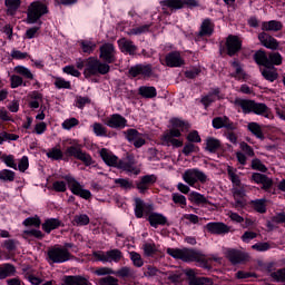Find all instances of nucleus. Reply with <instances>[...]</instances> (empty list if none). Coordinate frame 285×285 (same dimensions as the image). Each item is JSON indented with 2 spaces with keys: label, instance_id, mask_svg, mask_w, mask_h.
<instances>
[{
  "label": "nucleus",
  "instance_id": "e2e57ef3",
  "mask_svg": "<svg viewBox=\"0 0 285 285\" xmlns=\"http://www.w3.org/2000/svg\"><path fill=\"white\" fill-rule=\"evenodd\" d=\"M188 141L195 142V144H199V141H202V137H199V132L197 131H191L188 134L187 136Z\"/></svg>",
  "mask_w": 285,
  "mask_h": 285
},
{
  "label": "nucleus",
  "instance_id": "ea45409f",
  "mask_svg": "<svg viewBox=\"0 0 285 285\" xmlns=\"http://www.w3.org/2000/svg\"><path fill=\"white\" fill-rule=\"evenodd\" d=\"M252 168L253 170H259L261 173H266L268 168H266V165L262 164V160L259 158H255L252 160Z\"/></svg>",
  "mask_w": 285,
  "mask_h": 285
},
{
  "label": "nucleus",
  "instance_id": "f3484780",
  "mask_svg": "<svg viewBox=\"0 0 285 285\" xmlns=\"http://www.w3.org/2000/svg\"><path fill=\"white\" fill-rule=\"evenodd\" d=\"M155 181H157L156 175H146L136 184V188L144 194L150 188V186H153V184H155Z\"/></svg>",
  "mask_w": 285,
  "mask_h": 285
},
{
  "label": "nucleus",
  "instance_id": "cd10ccee",
  "mask_svg": "<svg viewBox=\"0 0 285 285\" xmlns=\"http://www.w3.org/2000/svg\"><path fill=\"white\" fill-rule=\"evenodd\" d=\"M60 226H61V220L57 218H50L42 224V229L45 230V233H51V230H55Z\"/></svg>",
  "mask_w": 285,
  "mask_h": 285
},
{
  "label": "nucleus",
  "instance_id": "20e7f679",
  "mask_svg": "<svg viewBox=\"0 0 285 285\" xmlns=\"http://www.w3.org/2000/svg\"><path fill=\"white\" fill-rule=\"evenodd\" d=\"M234 104L235 106H239L245 115H248V112H255V115H266L269 110L266 104L255 102V100L237 98Z\"/></svg>",
  "mask_w": 285,
  "mask_h": 285
},
{
  "label": "nucleus",
  "instance_id": "c85d7f7f",
  "mask_svg": "<svg viewBox=\"0 0 285 285\" xmlns=\"http://www.w3.org/2000/svg\"><path fill=\"white\" fill-rule=\"evenodd\" d=\"M4 3L8 8L7 14H10V17H14L17 10L21 8V0H6Z\"/></svg>",
  "mask_w": 285,
  "mask_h": 285
},
{
  "label": "nucleus",
  "instance_id": "5fc2aeb1",
  "mask_svg": "<svg viewBox=\"0 0 285 285\" xmlns=\"http://www.w3.org/2000/svg\"><path fill=\"white\" fill-rule=\"evenodd\" d=\"M16 72H18V75H22L23 77H27V79H33L32 72H30L26 67H21V66L16 67Z\"/></svg>",
  "mask_w": 285,
  "mask_h": 285
},
{
  "label": "nucleus",
  "instance_id": "0e129e2a",
  "mask_svg": "<svg viewBox=\"0 0 285 285\" xmlns=\"http://www.w3.org/2000/svg\"><path fill=\"white\" fill-rule=\"evenodd\" d=\"M173 137H181V131L179 129H170L164 135L165 139H173Z\"/></svg>",
  "mask_w": 285,
  "mask_h": 285
},
{
  "label": "nucleus",
  "instance_id": "423d86ee",
  "mask_svg": "<svg viewBox=\"0 0 285 285\" xmlns=\"http://www.w3.org/2000/svg\"><path fill=\"white\" fill-rule=\"evenodd\" d=\"M43 14H48V7L39 1L32 2L27 11V21L29 23H37Z\"/></svg>",
  "mask_w": 285,
  "mask_h": 285
},
{
  "label": "nucleus",
  "instance_id": "4c0bfd02",
  "mask_svg": "<svg viewBox=\"0 0 285 285\" xmlns=\"http://www.w3.org/2000/svg\"><path fill=\"white\" fill-rule=\"evenodd\" d=\"M189 285H213V279L206 277H196L189 281Z\"/></svg>",
  "mask_w": 285,
  "mask_h": 285
},
{
  "label": "nucleus",
  "instance_id": "864d4df0",
  "mask_svg": "<svg viewBox=\"0 0 285 285\" xmlns=\"http://www.w3.org/2000/svg\"><path fill=\"white\" fill-rule=\"evenodd\" d=\"M75 126H79V120H77V118L67 119L62 124V128L66 130H70V128H75Z\"/></svg>",
  "mask_w": 285,
  "mask_h": 285
},
{
  "label": "nucleus",
  "instance_id": "603ef678",
  "mask_svg": "<svg viewBox=\"0 0 285 285\" xmlns=\"http://www.w3.org/2000/svg\"><path fill=\"white\" fill-rule=\"evenodd\" d=\"M73 222H76V224H78L79 226H86L90 224V218L88 217V215H79L75 216Z\"/></svg>",
  "mask_w": 285,
  "mask_h": 285
},
{
  "label": "nucleus",
  "instance_id": "4d7b16f0",
  "mask_svg": "<svg viewBox=\"0 0 285 285\" xmlns=\"http://www.w3.org/2000/svg\"><path fill=\"white\" fill-rule=\"evenodd\" d=\"M174 204H180L181 206H186V196L180 194H173Z\"/></svg>",
  "mask_w": 285,
  "mask_h": 285
},
{
  "label": "nucleus",
  "instance_id": "5701e85b",
  "mask_svg": "<svg viewBox=\"0 0 285 285\" xmlns=\"http://www.w3.org/2000/svg\"><path fill=\"white\" fill-rule=\"evenodd\" d=\"M114 275L120 277L121 279H136L137 277L135 271L128 266L121 267L117 272H114Z\"/></svg>",
  "mask_w": 285,
  "mask_h": 285
},
{
  "label": "nucleus",
  "instance_id": "4be33fe9",
  "mask_svg": "<svg viewBox=\"0 0 285 285\" xmlns=\"http://www.w3.org/2000/svg\"><path fill=\"white\" fill-rule=\"evenodd\" d=\"M148 222L150 226H153L154 228H157V226H165L168 219L161 214L151 213L148 217Z\"/></svg>",
  "mask_w": 285,
  "mask_h": 285
},
{
  "label": "nucleus",
  "instance_id": "2eb2a0df",
  "mask_svg": "<svg viewBox=\"0 0 285 285\" xmlns=\"http://www.w3.org/2000/svg\"><path fill=\"white\" fill-rule=\"evenodd\" d=\"M227 258L233 264H245V262H248L249 256H248V254H246L242 250L230 249L227 253Z\"/></svg>",
  "mask_w": 285,
  "mask_h": 285
},
{
  "label": "nucleus",
  "instance_id": "a878e982",
  "mask_svg": "<svg viewBox=\"0 0 285 285\" xmlns=\"http://www.w3.org/2000/svg\"><path fill=\"white\" fill-rule=\"evenodd\" d=\"M213 28L214 26L210 19H205L200 26L198 37H210V35H213Z\"/></svg>",
  "mask_w": 285,
  "mask_h": 285
},
{
  "label": "nucleus",
  "instance_id": "0eeeda50",
  "mask_svg": "<svg viewBox=\"0 0 285 285\" xmlns=\"http://www.w3.org/2000/svg\"><path fill=\"white\" fill-rule=\"evenodd\" d=\"M48 257L53 264H61L68 262L72 255L66 248L52 247L48 250Z\"/></svg>",
  "mask_w": 285,
  "mask_h": 285
},
{
  "label": "nucleus",
  "instance_id": "de8ad7c7",
  "mask_svg": "<svg viewBox=\"0 0 285 285\" xmlns=\"http://www.w3.org/2000/svg\"><path fill=\"white\" fill-rule=\"evenodd\" d=\"M144 253L147 257H153L157 253V247L155 244L147 243L144 245Z\"/></svg>",
  "mask_w": 285,
  "mask_h": 285
},
{
  "label": "nucleus",
  "instance_id": "dca6fc26",
  "mask_svg": "<svg viewBox=\"0 0 285 285\" xmlns=\"http://www.w3.org/2000/svg\"><path fill=\"white\" fill-rule=\"evenodd\" d=\"M206 228L213 235H226V233H230V227L224 223H209L206 225Z\"/></svg>",
  "mask_w": 285,
  "mask_h": 285
},
{
  "label": "nucleus",
  "instance_id": "09e8293b",
  "mask_svg": "<svg viewBox=\"0 0 285 285\" xmlns=\"http://www.w3.org/2000/svg\"><path fill=\"white\" fill-rule=\"evenodd\" d=\"M24 226H35L36 228H39V226H41V219H39V217H29L27 219H24L23 222Z\"/></svg>",
  "mask_w": 285,
  "mask_h": 285
},
{
  "label": "nucleus",
  "instance_id": "bb28decb",
  "mask_svg": "<svg viewBox=\"0 0 285 285\" xmlns=\"http://www.w3.org/2000/svg\"><path fill=\"white\" fill-rule=\"evenodd\" d=\"M118 43H119L120 48H122V50L128 52V55H135V52H137V46H135L131 40H127L126 38H121L118 41Z\"/></svg>",
  "mask_w": 285,
  "mask_h": 285
},
{
  "label": "nucleus",
  "instance_id": "6e6552de",
  "mask_svg": "<svg viewBox=\"0 0 285 285\" xmlns=\"http://www.w3.org/2000/svg\"><path fill=\"white\" fill-rule=\"evenodd\" d=\"M183 179L189 186H195L197 181H200L202 184L206 183L207 177H206V174H204L198 169H188L183 175Z\"/></svg>",
  "mask_w": 285,
  "mask_h": 285
},
{
  "label": "nucleus",
  "instance_id": "052dcab7",
  "mask_svg": "<svg viewBox=\"0 0 285 285\" xmlns=\"http://www.w3.org/2000/svg\"><path fill=\"white\" fill-rule=\"evenodd\" d=\"M252 248L254 250L264 252V250H268L271 248V244H268V243H257V244L253 245Z\"/></svg>",
  "mask_w": 285,
  "mask_h": 285
},
{
  "label": "nucleus",
  "instance_id": "c9c22d12",
  "mask_svg": "<svg viewBox=\"0 0 285 285\" xmlns=\"http://www.w3.org/2000/svg\"><path fill=\"white\" fill-rule=\"evenodd\" d=\"M108 262H120L121 261V250L111 249L107 252Z\"/></svg>",
  "mask_w": 285,
  "mask_h": 285
},
{
  "label": "nucleus",
  "instance_id": "b1692460",
  "mask_svg": "<svg viewBox=\"0 0 285 285\" xmlns=\"http://www.w3.org/2000/svg\"><path fill=\"white\" fill-rule=\"evenodd\" d=\"M283 24L282 22L277 21V20H271L268 22H263L262 23V30L264 32H279V30H282Z\"/></svg>",
  "mask_w": 285,
  "mask_h": 285
},
{
  "label": "nucleus",
  "instance_id": "aec40b11",
  "mask_svg": "<svg viewBox=\"0 0 285 285\" xmlns=\"http://www.w3.org/2000/svg\"><path fill=\"white\" fill-rule=\"evenodd\" d=\"M107 126L110 128H126V118L119 114H115L107 121Z\"/></svg>",
  "mask_w": 285,
  "mask_h": 285
},
{
  "label": "nucleus",
  "instance_id": "a18cd8bd",
  "mask_svg": "<svg viewBox=\"0 0 285 285\" xmlns=\"http://www.w3.org/2000/svg\"><path fill=\"white\" fill-rule=\"evenodd\" d=\"M148 30H150V24H145V26L137 27V28H134V29L129 30L128 35L129 36L144 35V32H148Z\"/></svg>",
  "mask_w": 285,
  "mask_h": 285
},
{
  "label": "nucleus",
  "instance_id": "a19ab883",
  "mask_svg": "<svg viewBox=\"0 0 285 285\" xmlns=\"http://www.w3.org/2000/svg\"><path fill=\"white\" fill-rule=\"evenodd\" d=\"M136 208H135V215L138 218L144 217V200L141 198H136Z\"/></svg>",
  "mask_w": 285,
  "mask_h": 285
},
{
  "label": "nucleus",
  "instance_id": "8fccbe9b",
  "mask_svg": "<svg viewBox=\"0 0 285 285\" xmlns=\"http://www.w3.org/2000/svg\"><path fill=\"white\" fill-rule=\"evenodd\" d=\"M99 285H119V279L112 276H107L99 279Z\"/></svg>",
  "mask_w": 285,
  "mask_h": 285
},
{
  "label": "nucleus",
  "instance_id": "13d9d810",
  "mask_svg": "<svg viewBox=\"0 0 285 285\" xmlns=\"http://www.w3.org/2000/svg\"><path fill=\"white\" fill-rule=\"evenodd\" d=\"M28 166H30L28 163V157L23 156L18 165L20 173H26V170H28Z\"/></svg>",
  "mask_w": 285,
  "mask_h": 285
},
{
  "label": "nucleus",
  "instance_id": "9d476101",
  "mask_svg": "<svg viewBox=\"0 0 285 285\" xmlns=\"http://www.w3.org/2000/svg\"><path fill=\"white\" fill-rule=\"evenodd\" d=\"M226 49L229 57H235L242 50V40L238 36L229 35L226 39Z\"/></svg>",
  "mask_w": 285,
  "mask_h": 285
},
{
  "label": "nucleus",
  "instance_id": "4468645a",
  "mask_svg": "<svg viewBox=\"0 0 285 285\" xmlns=\"http://www.w3.org/2000/svg\"><path fill=\"white\" fill-rule=\"evenodd\" d=\"M258 40L261 41L262 46L268 48L269 50H277V48H279V42H277V39L273 38V36L266 32H261L258 35Z\"/></svg>",
  "mask_w": 285,
  "mask_h": 285
},
{
  "label": "nucleus",
  "instance_id": "774afa93",
  "mask_svg": "<svg viewBox=\"0 0 285 285\" xmlns=\"http://www.w3.org/2000/svg\"><path fill=\"white\" fill-rule=\"evenodd\" d=\"M272 222L274 224H285V213H279L276 214L273 218Z\"/></svg>",
  "mask_w": 285,
  "mask_h": 285
},
{
  "label": "nucleus",
  "instance_id": "393cba45",
  "mask_svg": "<svg viewBox=\"0 0 285 285\" xmlns=\"http://www.w3.org/2000/svg\"><path fill=\"white\" fill-rule=\"evenodd\" d=\"M65 285H89L90 283L83 276H65Z\"/></svg>",
  "mask_w": 285,
  "mask_h": 285
},
{
  "label": "nucleus",
  "instance_id": "1a4fd4ad",
  "mask_svg": "<svg viewBox=\"0 0 285 285\" xmlns=\"http://www.w3.org/2000/svg\"><path fill=\"white\" fill-rule=\"evenodd\" d=\"M68 186L73 195H78L79 197H82V199H90L92 197V194H90V190L82 189L79 181H77L72 177H66Z\"/></svg>",
  "mask_w": 285,
  "mask_h": 285
},
{
  "label": "nucleus",
  "instance_id": "c03bdc74",
  "mask_svg": "<svg viewBox=\"0 0 285 285\" xmlns=\"http://www.w3.org/2000/svg\"><path fill=\"white\" fill-rule=\"evenodd\" d=\"M173 128H185V130H188L190 128V125L184 120H180L178 118L171 119Z\"/></svg>",
  "mask_w": 285,
  "mask_h": 285
},
{
  "label": "nucleus",
  "instance_id": "39448f33",
  "mask_svg": "<svg viewBox=\"0 0 285 285\" xmlns=\"http://www.w3.org/2000/svg\"><path fill=\"white\" fill-rule=\"evenodd\" d=\"M110 72V66L102 63L101 61L89 58L86 63V69L83 75L86 78L91 77V75H108Z\"/></svg>",
  "mask_w": 285,
  "mask_h": 285
},
{
  "label": "nucleus",
  "instance_id": "69168bd1",
  "mask_svg": "<svg viewBox=\"0 0 285 285\" xmlns=\"http://www.w3.org/2000/svg\"><path fill=\"white\" fill-rule=\"evenodd\" d=\"M86 104H90V98H88V97H81V96H78V97H77V101H76L77 108H83V106H85Z\"/></svg>",
  "mask_w": 285,
  "mask_h": 285
},
{
  "label": "nucleus",
  "instance_id": "412c9836",
  "mask_svg": "<svg viewBox=\"0 0 285 285\" xmlns=\"http://www.w3.org/2000/svg\"><path fill=\"white\" fill-rule=\"evenodd\" d=\"M150 72H153V69L150 68V66L138 65L129 69V75H131V77H137L139 75H144L145 77H150Z\"/></svg>",
  "mask_w": 285,
  "mask_h": 285
},
{
  "label": "nucleus",
  "instance_id": "6e6d98bb",
  "mask_svg": "<svg viewBox=\"0 0 285 285\" xmlns=\"http://www.w3.org/2000/svg\"><path fill=\"white\" fill-rule=\"evenodd\" d=\"M63 72H66L67 75H71L72 77H81V72H79V70L75 69V66L65 67Z\"/></svg>",
  "mask_w": 285,
  "mask_h": 285
},
{
  "label": "nucleus",
  "instance_id": "2f4dec72",
  "mask_svg": "<svg viewBox=\"0 0 285 285\" xmlns=\"http://www.w3.org/2000/svg\"><path fill=\"white\" fill-rule=\"evenodd\" d=\"M206 141V150H208V153H217L222 146V142L216 138H207Z\"/></svg>",
  "mask_w": 285,
  "mask_h": 285
},
{
  "label": "nucleus",
  "instance_id": "7ed1b4c3",
  "mask_svg": "<svg viewBox=\"0 0 285 285\" xmlns=\"http://www.w3.org/2000/svg\"><path fill=\"white\" fill-rule=\"evenodd\" d=\"M254 60L257 66H264V68H274L275 66H282V55L279 52H269L266 55V51L258 50L254 53Z\"/></svg>",
  "mask_w": 285,
  "mask_h": 285
},
{
  "label": "nucleus",
  "instance_id": "6ab92c4d",
  "mask_svg": "<svg viewBox=\"0 0 285 285\" xmlns=\"http://www.w3.org/2000/svg\"><path fill=\"white\" fill-rule=\"evenodd\" d=\"M166 63L169 68H179L184 66V59L178 51H173L166 56Z\"/></svg>",
  "mask_w": 285,
  "mask_h": 285
},
{
  "label": "nucleus",
  "instance_id": "f8f14e48",
  "mask_svg": "<svg viewBox=\"0 0 285 285\" xmlns=\"http://www.w3.org/2000/svg\"><path fill=\"white\" fill-rule=\"evenodd\" d=\"M212 125L216 130H219L220 128H226V130H237V124L230 121L228 116L214 118Z\"/></svg>",
  "mask_w": 285,
  "mask_h": 285
},
{
  "label": "nucleus",
  "instance_id": "3c124183",
  "mask_svg": "<svg viewBox=\"0 0 285 285\" xmlns=\"http://www.w3.org/2000/svg\"><path fill=\"white\" fill-rule=\"evenodd\" d=\"M271 277L275 279V282H285V268H281L271 274Z\"/></svg>",
  "mask_w": 285,
  "mask_h": 285
},
{
  "label": "nucleus",
  "instance_id": "49530a36",
  "mask_svg": "<svg viewBox=\"0 0 285 285\" xmlns=\"http://www.w3.org/2000/svg\"><path fill=\"white\" fill-rule=\"evenodd\" d=\"M47 157H49L50 159H55V160L63 159V153L61 151V149L52 148L47 154Z\"/></svg>",
  "mask_w": 285,
  "mask_h": 285
},
{
  "label": "nucleus",
  "instance_id": "72a5a7b5",
  "mask_svg": "<svg viewBox=\"0 0 285 285\" xmlns=\"http://www.w3.org/2000/svg\"><path fill=\"white\" fill-rule=\"evenodd\" d=\"M248 130L255 135L258 139H264V132H262V127L257 122H249L247 126Z\"/></svg>",
  "mask_w": 285,
  "mask_h": 285
},
{
  "label": "nucleus",
  "instance_id": "f03ea898",
  "mask_svg": "<svg viewBox=\"0 0 285 285\" xmlns=\"http://www.w3.org/2000/svg\"><path fill=\"white\" fill-rule=\"evenodd\" d=\"M100 157L107 166L120 168V170H127L128 173H134L135 170V156L128 155L126 160H119L117 156L108 153V149L102 148L100 150Z\"/></svg>",
  "mask_w": 285,
  "mask_h": 285
},
{
  "label": "nucleus",
  "instance_id": "a211bd4d",
  "mask_svg": "<svg viewBox=\"0 0 285 285\" xmlns=\"http://www.w3.org/2000/svg\"><path fill=\"white\" fill-rule=\"evenodd\" d=\"M252 179H253V181H255V184H262L263 190H268L273 187V179L268 178V176H266L264 174L254 173L252 175Z\"/></svg>",
  "mask_w": 285,
  "mask_h": 285
},
{
  "label": "nucleus",
  "instance_id": "ddd939ff",
  "mask_svg": "<svg viewBox=\"0 0 285 285\" xmlns=\"http://www.w3.org/2000/svg\"><path fill=\"white\" fill-rule=\"evenodd\" d=\"M100 59L106 63H115V46L112 43H105L100 47Z\"/></svg>",
  "mask_w": 285,
  "mask_h": 285
},
{
  "label": "nucleus",
  "instance_id": "e433bc0d",
  "mask_svg": "<svg viewBox=\"0 0 285 285\" xmlns=\"http://www.w3.org/2000/svg\"><path fill=\"white\" fill-rule=\"evenodd\" d=\"M190 202H194V204H208V199L204 197V195L199 193L193 191L189 197Z\"/></svg>",
  "mask_w": 285,
  "mask_h": 285
},
{
  "label": "nucleus",
  "instance_id": "680f3d73",
  "mask_svg": "<svg viewBox=\"0 0 285 285\" xmlns=\"http://www.w3.org/2000/svg\"><path fill=\"white\" fill-rule=\"evenodd\" d=\"M138 137H139V131H137V129H128L127 130L128 141H136Z\"/></svg>",
  "mask_w": 285,
  "mask_h": 285
},
{
  "label": "nucleus",
  "instance_id": "338daca9",
  "mask_svg": "<svg viewBox=\"0 0 285 285\" xmlns=\"http://www.w3.org/2000/svg\"><path fill=\"white\" fill-rule=\"evenodd\" d=\"M55 86H57L58 88H67L70 89V81H66L61 78H57Z\"/></svg>",
  "mask_w": 285,
  "mask_h": 285
},
{
  "label": "nucleus",
  "instance_id": "7c9ffc66",
  "mask_svg": "<svg viewBox=\"0 0 285 285\" xmlns=\"http://www.w3.org/2000/svg\"><path fill=\"white\" fill-rule=\"evenodd\" d=\"M14 273H17V269L11 264H4L2 267H0V279H6V277L12 276Z\"/></svg>",
  "mask_w": 285,
  "mask_h": 285
},
{
  "label": "nucleus",
  "instance_id": "58836bf2",
  "mask_svg": "<svg viewBox=\"0 0 285 285\" xmlns=\"http://www.w3.org/2000/svg\"><path fill=\"white\" fill-rule=\"evenodd\" d=\"M252 204L254 205V210H256V213H266V199L254 200Z\"/></svg>",
  "mask_w": 285,
  "mask_h": 285
},
{
  "label": "nucleus",
  "instance_id": "37998d69",
  "mask_svg": "<svg viewBox=\"0 0 285 285\" xmlns=\"http://www.w3.org/2000/svg\"><path fill=\"white\" fill-rule=\"evenodd\" d=\"M167 8H174L175 10H179L184 8V2L181 0H167L163 2Z\"/></svg>",
  "mask_w": 285,
  "mask_h": 285
},
{
  "label": "nucleus",
  "instance_id": "79ce46f5",
  "mask_svg": "<svg viewBox=\"0 0 285 285\" xmlns=\"http://www.w3.org/2000/svg\"><path fill=\"white\" fill-rule=\"evenodd\" d=\"M0 179H2L3 181H14V171L3 169L2 171H0Z\"/></svg>",
  "mask_w": 285,
  "mask_h": 285
},
{
  "label": "nucleus",
  "instance_id": "bf43d9fd",
  "mask_svg": "<svg viewBox=\"0 0 285 285\" xmlns=\"http://www.w3.org/2000/svg\"><path fill=\"white\" fill-rule=\"evenodd\" d=\"M81 47L83 52H87L88 55H90V52H92V50L97 48V45L92 42H81Z\"/></svg>",
  "mask_w": 285,
  "mask_h": 285
},
{
  "label": "nucleus",
  "instance_id": "c756f323",
  "mask_svg": "<svg viewBox=\"0 0 285 285\" xmlns=\"http://www.w3.org/2000/svg\"><path fill=\"white\" fill-rule=\"evenodd\" d=\"M262 76L266 81H275L277 80V77H279V73H277V70L275 68H266L262 70Z\"/></svg>",
  "mask_w": 285,
  "mask_h": 285
},
{
  "label": "nucleus",
  "instance_id": "9b49d317",
  "mask_svg": "<svg viewBox=\"0 0 285 285\" xmlns=\"http://www.w3.org/2000/svg\"><path fill=\"white\" fill-rule=\"evenodd\" d=\"M67 155H69V157H76V159L83 161L86 166H90V164H92V158L90 157V155L83 153L79 147H68Z\"/></svg>",
  "mask_w": 285,
  "mask_h": 285
},
{
  "label": "nucleus",
  "instance_id": "473e14b6",
  "mask_svg": "<svg viewBox=\"0 0 285 285\" xmlns=\"http://www.w3.org/2000/svg\"><path fill=\"white\" fill-rule=\"evenodd\" d=\"M139 95L146 97V99H153L154 97H157V89H155V87H140Z\"/></svg>",
  "mask_w": 285,
  "mask_h": 285
},
{
  "label": "nucleus",
  "instance_id": "f704fd0d",
  "mask_svg": "<svg viewBox=\"0 0 285 285\" xmlns=\"http://www.w3.org/2000/svg\"><path fill=\"white\" fill-rule=\"evenodd\" d=\"M129 255L134 266H136L137 268H141V266H144V259L141 258V255L139 253L131 252L129 253Z\"/></svg>",
  "mask_w": 285,
  "mask_h": 285
},
{
  "label": "nucleus",
  "instance_id": "f257e3e1",
  "mask_svg": "<svg viewBox=\"0 0 285 285\" xmlns=\"http://www.w3.org/2000/svg\"><path fill=\"white\" fill-rule=\"evenodd\" d=\"M167 253L170 255V257H174V259H181V262H197L198 264H202L203 268H206L207 271H210L213 266L208 264L210 259L214 262H220L222 258L219 257H212L206 259V256L195 249H175V248H167Z\"/></svg>",
  "mask_w": 285,
  "mask_h": 285
}]
</instances>
